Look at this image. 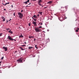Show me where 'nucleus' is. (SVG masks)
<instances>
[{"label": "nucleus", "instance_id": "31", "mask_svg": "<svg viewBox=\"0 0 79 79\" xmlns=\"http://www.w3.org/2000/svg\"><path fill=\"white\" fill-rule=\"evenodd\" d=\"M48 8V6H47L46 7H44V8Z\"/></svg>", "mask_w": 79, "mask_h": 79}, {"label": "nucleus", "instance_id": "14", "mask_svg": "<svg viewBox=\"0 0 79 79\" xmlns=\"http://www.w3.org/2000/svg\"><path fill=\"white\" fill-rule=\"evenodd\" d=\"M60 21H63V19L62 17H60Z\"/></svg>", "mask_w": 79, "mask_h": 79}, {"label": "nucleus", "instance_id": "37", "mask_svg": "<svg viewBox=\"0 0 79 79\" xmlns=\"http://www.w3.org/2000/svg\"><path fill=\"white\" fill-rule=\"evenodd\" d=\"M35 55L33 56V57H35Z\"/></svg>", "mask_w": 79, "mask_h": 79}, {"label": "nucleus", "instance_id": "3", "mask_svg": "<svg viewBox=\"0 0 79 79\" xmlns=\"http://www.w3.org/2000/svg\"><path fill=\"white\" fill-rule=\"evenodd\" d=\"M18 15L19 18L21 19H22V18H23V14L20 12H18Z\"/></svg>", "mask_w": 79, "mask_h": 79}, {"label": "nucleus", "instance_id": "12", "mask_svg": "<svg viewBox=\"0 0 79 79\" xmlns=\"http://www.w3.org/2000/svg\"><path fill=\"white\" fill-rule=\"evenodd\" d=\"M19 39H20V37H22V38H23V37H24V36H23V35H21L19 36Z\"/></svg>", "mask_w": 79, "mask_h": 79}, {"label": "nucleus", "instance_id": "39", "mask_svg": "<svg viewBox=\"0 0 79 79\" xmlns=\"http://www.w3.org/2000/svg\"><path fill=\"white\" fill-rule=\"evenodd\" d=\"M24 44H26V42H24Z\"/></svg>", "mask_w": 79, "mask_h": 79}, {"label": "nucleus", "instance_id": "4", "mask_svg": "<svg viewBox=\"0 0 79 79\" xmlns=\"http://www.w3.org/2000/svg\"><path fill=\"white\" fill-rule=\"evenodd\" d=\"M23 58L21 57L18 60V61H19L20 63H23Z\"/></svg>", "mask_w": 79, "mask_h": 79}, {"label": "nucleus", "instance_id": "16", "mask_svg": "<svg viewBox=\"0 0 79 79\" xmlns=\"http://www.w3.org/2000/svg\"><path fill=\"white\" fill-rule=\"evenodd\" d=\"M20 49H21V50H23H23H25V48L23 49V48H22L21 47H20Z\"/></svg>", "mask_w": 79, "mask_h": 79}, {"label": "nucleus", "instance_id": "42", "mask_svg": "<svg viewBox=\"0 0 79 79\" xmlns=\"http://www.w3.org/2000/svg\"><path fill=\"white\" fill-rule=\"evenodd\" d=\"M23 10H22L21 11V12L22 13V12H23Z\"/></svg>", "mask_w": 79, "mask_h": 79}, {"label": "nucleus", "instance_id": "36", "mask_svg": "<svg viewBox=\"0 0 79 79\" xmlns=\"http://www.w3.org/2000/svg\"><path fill=\"white\" fill-rule=\"evenodd\" d=\"M37 16L38 17V16H39V14L37 15Z\"/></svg>", "mask_w": 79, "mask_h": 79}, {"label": "nucleus", "instance_id": "44", "mask_svg": "<svg viewBox=\"0 0 79 79\" xmlns=\"http://www.w3.org/2000/svg\"><path fill=\"white\" fill-rule=\"evenodd\" d=\"M28 5H31V3H29V4H28Z\"/></svg>", "mask_w": 79, "mask_h": 79}, {"label": "nucleus", "instance_id": "29", "mask_svg": "<svg viewBox=\"0 0 79 79\" xmlns=\"http://www.w3.org/2000/svg\"><path fill=\"white\" fill-rule=\"evenodd\" d=\"M6 30H7V31H8V30H10V28H6Z\"/></svg>", "mask_w": 79, "mask_h": 79}, {"label": "nucleus", "instance_id": "2", "mask_svg": "<svg viewBox=\"0 0 79 79\" xmlns=\"http://www.w3.org/2000/svg\"><path fill=\"white\" fill-rule=\"evenodd\" d=\"M35 30L36 32H41L42 31V30L40 29L38 27H37V28H35Z\"/></svg>", "mask_w": 79, "mask_h": 79}, {"label": "nucleus", "instance_id": "51", "mask_svg": "<svg viewBox=\"0 0 79 79\" xmlns=\"http://www.w3.org/2000/svg\"><path fill=\"white\" fill-rule=\"evenodd\" d=\"M77 29H78V30H79V28H77Z\"/></svg>", "mask_w": 79, "mask_h": 79}, {"label": "nucleus", "instance_id": "1", "mask_svg": "<svg viewBox=\"0 0 79 79\" xmlns=\"http://www.w3.org/2000/svg\"><path fill=\"white\" fill-rule=\"evenodd\" d=\"M61 12L60 13V14H63V13H65L66 11V8L61 7Z\"/></svg>", "mask_w": 79, "mask_h": 79}, {"label": "nucleus", "instance_id": "26", "mask_svg": "<svg viewBox=\"0 0 79 79\" xmlns=\"http://www.w3.org/2000/svg\"><path fill=\"white\" fill-rule=\"evenodd\" d=\"M27 3L29 2V0H27V1H26Z\"/></svg>", "mask_w": 79, "mask_h": 79}, {"label": "nucleus", "instance_id": "10", "mask_svg": "<svg viewBox=\"0 0 79 79\" xmlns=\"http://www.w3.org/2000/svg\"><path fill=\"white\" fill-rule=\"evenodd\" d=\"M2 21H5V19L4 17L2 16Z\"/></svg>", "mask_w": 79, "mask_h": 79}, {"label": "nucleus", "instance_id": "40", "mask_svg": "<svg viewBox=\"0 0 79 79\" xmlns=\"http://www.w3.org/2000/svg\"><path fill=\"white\" fill-rule=\"evenodd\" d=\"M4 11H6V9H4Z\"/></svg>", "mask_w": 79, "mask_h": 79}, {"label": "nucleus", "instance_id": "38", "mask_svg": "<svg viewBox=\"0 0 79 79\" xmlns=\"http://www.w3.org/2000/svg\"><path fill=\"white\" fill-rule=\"evenodd\" d=\"M1 63H2V62H0V66H1Z\"/></svg>", "mask_w": 79, "mask_h": 79}, {"label": "nucleus", "instance_id": "41", "mask_svg": "<svg viewBox=\"0 0 79 79\" xmlns=\"http://www.w3.org/2000/svg\"><path fill=\"white\" fill-rule=\"evenodd\" d=\"M34 17H33H33H32V19H34Z\"/></svg>", "mask_w": 79, "mask_h": 79}, {"label": "nucleus", "instance_id": "20", "mask_svg": "<svg viewBox=\"0 0 79 79\" xmlns=\"http://www.w3.org/2000/svg\"><path fill=\"white\" fill-rule=\"evenodd\" d=\"M9 33H11L12 34H13V31H9Z\"/></svg>", "mask_w": 79, "mask_h": 79}, {"label": "nucleus", "instance_id": "19", "mask_svg": "<svg viewBox=\"0 0 79 79\" xmlns=\"http://www.w3.org/2000/svg\"><path fill=\"white\" fill-rule=\"evenodd\" d=\"M33 48V47H29V49H32Z\"/></svg>", "mask_w": 79, "mask_h": 79}, {"label": "nucleus", "instance_id": "9", "mask_svg": "<svg viewBox=\"0 0 79 79\" xmlns=\"http://www.w3.org/2000/svg\"><path fill=\"white\" fill-rule=\"evenodd\" d=\"M41 36L43 38H45V35L44 34H43L41 35Z\"/></svg>", "mask_w": 79, "mask_h": 79}, {"label": "nucleus", "instance_id": "28", "mask_svg": "<svg viewBox=\"0 0 79 79\" xmlns=\"http://www.w3.org/2000/svg\"><path fill=\"white\" fill-rule=\"evenodd\" d=\"M4 58V57L3 56V57L1 58V60H3V58Z\"/></svg>", "mask_w": 79, "mask_h": 79}, {"label": "nucleus", "instance_id": "22", "mask_svg": "<svg viewBox=\"0 0 79 79\" xmlns=\"http://www.w3.org/2000/svg\"><path fill=\"white\" fill-rule=\"evenodd\" d=\"M35 48H37V49H38V48L37 47V45H35Z\"/></svg>", "mask_w": 79, "mask_h": 79}, {"label": "nucleus", "instance_id": "17", "mask_svg": "<svg viewBox=\"0 0 79 79\" xmlns=\"http://www.w3.org/2000/svg\"><path fill=\"white\" fill-rule=\"evenodd\" d=\"M39 13L41 15H42V13H43V12H40Z\"/></svg>", "mask_w": 79, "mask_h": 79}, {"label": "nucleus", "instance_id": "7", "mask_svg": "<svg viewBox=\"0 0 79 79\" xmlns=\"http://www.w3.org/2000/svg\"><path fill=\"white\" fill-rule=\"evenodd\" d=\"M52 3H53V1H49L47 2V4H51Z\"/></svg>", "mask_w": 79, "mask_h": 79}, {"label": "nucleus", "instance_id": "48", "mask_svg": "<svg viewBox=\"0 0 79 79\" xmlns=\"http://www.w3.org/2000/svg\"><path fill=\"white\" fill-rule=\"evenodd\" d=\"M33 0V1H36V0Z\"/></svg>", "mask_w": 79, "mask_h": 79}, {"label": "nucleus", "instance_id": "24", "mask_svg": "<svg viewBox=\"0 0 79 79\" xmlns=\"http://www.w3.org/2000/svg\"><path fill=\"white\" fill-rule=\"evenodd\" d=\"M24 3H25V4H27V2L26 1L25 2H24Z\"/></svg>", "mask_w": 79, "mask_h": 79}, {"label": "nucleus", "instance_id": "35", "mask_svg": "<svg viewBox=\"0 0 79 79\" xmlns=\"http://www.w3.org/2000/svg\"><path fill=\"white\" fill-rule=\"evenodd\" d=\"M79 31H78L77 30H76V32H78Z\"/></svg>", "mask_w": 79, "mask_h": 79}, {"label": "nucleus", "instance_id": "53", "mask_svg": "<svg viewBox=\"0 0 79 79\" xmlns=\"http://www.w3.org/2000/svg\"><path fill=\"white\" fill-rule=\"evenodd\" d=\"M10 31H11V30H10Z\"/></svg>", "mask_w": 79, "mask_h": 79}, {"label": "nucleus", "instance_id": "11", "mask_svg": "<svg viewBox=\"0 0 79 79\" xmlns=\"http://www.w3.org/2000/svg\"><path fill=\"white\" fill-rule=\"evenodd\" d=\"M32 24H34L35 26H37V24H36V22L34 21L32 22Z\"/></svg>", "mask_w": 79, "mask_h": 79}, {"label": "nucleus", "instance_id": "34", "mask_svg": "<svg viewBox=\"0 0 79 79\" xmlns=\"http://www.w3.org/2000/svg\"><path fill=\"white\" fill-rule=\"evenodd\" d=\"M33 20H34V21H36V19H33Z\"/></svg>", "mask_w": 79, "mask_h": 79}, {"label": "nucleus", "instance_id": "43", "mask_svg": "<svg viewBox=\"0 0 79 79\" xmlns=\"http://www.w3.org/2000/svg\"><path fill=\"white\" fill-rule=\"evenodd\" d=\"M47 31L48 32V31H49V30L48 29V30H47Z\"/></svg>", "mask_w": 79, "mask_h": 79}, {"label": "nucleus", "instance_id": "8", "mask_svg": "<svg viewBox=\"0 0 79 79\" xmlns=\"http://www.w3.org/2000/svg\"><path fill=\"white\" fill-rule=\"evenodd\" d=\"M3 49H5V50H4L5 51H8V49L7 48V47L4 46L3 47Z\"/></svg>", "mask_w": 79, "mask_h": 79}, {"label": "nucleus", "instance_id": "52", "mask_svg": "<svg viewBox=\"0 0 79 79\" xmlns=\"http://www.w3.org/2000/svg\"><path fill=\"white\" fill-rule=\"evenodd\" d=\"M12 8H13V5H12Z\"/></svg>", "mask_w": 79, "mask_h": 79}, {"label": "nucleus", "instance_id": "46", "mask_svg": "<svg viewBox=\"0 0 79 79\" xmlns=\"http://www.w3.org/2000/svg\"><path fill=\"white\" fill-rule=\"evenodd\" d=\"M17 51H15V53H17Z\"/></svg>", "mask_w": 79, "mask_h": 79}, {"label": "nucleus", "instance_id": "5", "mask_svg": "<svg viewBox=\"0 0 79 79\" xmlns=\"http://www.w3.org/2000/svg\"><path fill=\"white\" fill-rule=\"evenodd\" d=\"M43 2V0H39L38 1V5H40V6H42V5L40 4V3H41V2Z\"/></svg>", "mask_w": 79, "mask_h": 79}, {"label": "nucleus", "instance_id": "13", "mask_svg": "<svg viewBox=\"0 0 79 79\" xmlns=\"http://www.w3.org/2000/svg\"><path fill=\"white\" fill-rule=\"evenodd\" d=\"M29 39H31V38H34V36H29Z\"/></svg>", "mask_w": 79, "mask_h": 79}, {"label": "nucleus", "instance_id": "23", "mask_svg": "<svg viewBox=\"0 0 79 79\" xmlns=\"http://www.w3.org/2000/svg\"><path fill=\"white\" fill-rule=\"evenodd\" d=\"M28 25L29 26L31 27V23H28Z\"/></svg>", "mask_w": 79, "mask_h": 79}, {"label": "nucleus", "instance_id": "18", "mask_svg": "<svg viewBox=\"0 0 79 79\" xmlns=\"http://www.w3.org/2000/svg\"><path fill=\"white\" fill-rule=\"evenodd\" d=\"M33 17H34V18H37V16L35 15H34Z\"/></svg>", "mask_w": 79, "mask_h": 79}, {"label": "nucleus", "instance_id": "15", "mask_svg": "<svg viewBox=\"0 0 79 79\" xmlns=\"http://www.w3.org/2000/svg\"><path fill=\"white\" fill-rule=\"evenodd\" d=\"M9 3H10V2L6 3L5 4L2 3V5H4L5 6L7 4H9Z\"/></svg>", "mask_w": 79, "mask_h": 79}, {"label": "nucleus", "instance_id": "27", "mask_svg": "<svg viewBox=\"0 0 79 79\" xmlns=\"http://www.w3.org/2000/svg\"><path fill=\"white\" fill-rule=\"evenodd\" d=\"M12 40V41L14 40V41H16V39H13V40Z\"/></svg>", "mask_w": 79, "mask_h": 79}, {"label": "nucleus", "instance_id": "6", "mask_svg": "<svg viewBox=\"0 0 79 79\" xmlns=\"http://www.w3.org/2000/svg\"><path fill=\"white\" fill-rule=\"evenodd\" d=\"M7 38L8 39H9V40H13V38L10 36H8L7 37Z\"/></svg>", "mask_w": 79, "mask_h": 79}, {"label": "nucleus", "instance_id": "49", "mask_svg": "<svg viewBox=\"0 0 79 79\" xmlns=\"http://www.w3.org/2000/svg\"><path fill=\"white\" fill-rule=\"evenodd\" d=\"M28 7V6H26V7Z\"/></svg>", "mask_w": 79, "mask_h": 79}, {"label": "nucleus", "instance_id": "45", "mask_svg": "<svg viewBox=\"0 0 79 79\" xmlns=\"http://www.w3.org/2000/svg\"><path fill=\"white\" fill-rule=\"evenodd\" d=\"M34 41H35V38L34 39Z\"/></svg>", "mask_w": 79, "mask_h": 79}, {"label": "nucleus", "instance_id": "47", "mask_svg": "<svg viewBox=\"0 0 79 79\" xmlns=\"http://www.w3.org/2000/svg\"><path fill=\"white\" fill-rule=\"evenodd\" d=\"M10 20H11V19H10L9 20V21H10Z\"/></svg>", "mask_w": 79, "mask_h": 79}, {"label": "nucleus", "instance_id": "30", "mask_svg": "<svg viewBox=\"0 0 79 79\" xmlns=\"http://www.w3.org/2000/svg\"><path fill=\"white\" fill-rule=\"evenodd\" d=\"M2 33L0 34V37L1 36H2Z\"/></svg>", "mask_w": 79, "mask_h": 79}, {"label": "nucleus", "instance_id": "33", "mask_svg": "<svg viewBox=\"0 0 79 79\" xmlns=\"http://www.w3.org/2000/svg\"><path fill=\"white\" fill-rule=\"evenodd\" d=\"M13 15L14 16H15V13H14Z\"/></svg>", "mask_w": 79, "mask_h": 79}, {"label": "nucleus", "instance_id": "21", "mask_svg": "<svg viewBox=\"0 0 79 79\" xmlns=\"http://www.w3.org/2000/svg\"><path fill=\"white\" fill-rule=\"evenodd\" d=\"M39 24H40V26H42V25L43 23H39Z\"/></svg>", "mask_w": 79, "mask_h": 79}, {"label": "nucleus", "instance_id": "54", "mask_svg": "<svg viewBox=\"0 0 79 79\" xmlns=\"http://www.w3.org/2000/svg\"><path fill=\"white\" fill-rule=\"evenodd\" d=\"M43 6L42 7H43Z\"/></svg>", "mask_w": 79, "mask_h": 79}, {"label": "nucleus", "instance_id": "50", "mask_svg": "<svg viewBox=\"0 0 79 79\" xmlns=\"http://www.w3.org/2000/svg\"><path fill=\"white\" fill-rule=\"evenodd\" d=\"M75 21H77V19H76V20H75Z\"/></svg>", "mask_w": 79, "mask_h": 79}, {"label": "nucleus", "instance_id": "25", "mask_svg": "<svg viewBox=\"0 0 79 79\" xmlns=\"http://www.w3.org/2000/svg\"><path fill=\"white\" fill-rule=\"evenodd\" d=\"M24 46H26V45H21V47H24Z\"/></svg>", "mask_w": 79, "mask_h": 79}, {"label": "nucleus", "instance_id": "32", "mask_svg": "<svg viewBox=\"0 0 79 79\" xmlns=\"http://www.w3.org/2000/svg\"><path fill=\"white\" fill-rule=\"evenodd\" d=\"M39 27V28H42V26H40L39 27Z\"/></svg>", "mask_w": 79, "mask_h": 79}]
</instances>
